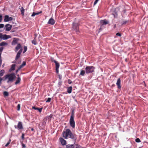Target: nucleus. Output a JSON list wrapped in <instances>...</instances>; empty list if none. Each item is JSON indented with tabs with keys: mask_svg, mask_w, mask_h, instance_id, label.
Returning <instances> with one entry per match:
<instances>
[{
	"mask_svg": "<svg viewBox=\"0 0 148 148\" xmlns=\"http://www.w3.org/2000/svg\"><path fill=\"white\" fill-rule=\"evenodd\" d=\"M3 34L0 33V38L1 39V38H2Z\"/></svg>",
	"mask_w": 148,
	"mask_h": 148,
	"instance_id": "nucleus-51",
	"label": "nucleus"
},
{
	"mask_svg": "<svg viewBox=\"0 0 148 148\" xmlns=\"http://www.w3.org/2000/svg\"><path fill=\"white\" fill-rule=\"evenodd\" d=\"M14 127H15V128L16 129H17V128H18V127H17V126H16V125H15L14 126Z\"/></svg>",
	"mask_w": 148,
	"mask_h": 148,
	"instance_id": "nucleus-56",
	"label": "nucleus"
},
{
	"mask_svg": "<svg viewBox=\"0 0 148 148\" xmlns=\"http://www.w3.org/2000/svg\"><path fill=\"white\" fill-rule=\"evenodd\" d=\"M75 145L76 146L75 148H81V146L78 145L77 144H75Z\"/></svg>",
	"mask_w": 148,
	"mask_h": 148,
	"instance_id": "nucleus-37",
	"label": "nucleus"
},
{
	"mask_svg": "<svg viewBox=\"0 0 148 148\" xmlns=\"http://www.w3.org/2000/svg\"><path fill=\"white\" fill-rule=\"evenodd\" d=\"M75 116V113L74 112V110H73L72 111V113L71 114L70 117H74Z\"/></svg>",
	"mask_w": 148,
	"mask_h": 148,
	"instance_id": "nucleus-27",
	"label": "nucleus"
},
{
	"mask_svg": "<svg viewBox=\"0 0 148 148\" xmlns=\"http://www.w3.org/2000/svg\"><path fill=\"white\" fill-rule=\"evenodd\" d=\"M116 35L118 36H121V34L120 33H117L116 34Z\"/></svg>",
	"mask_w": 148,
	"mask_h": 148,
	"instance_id": "nucleus-41",
	"label": "nucleus"
},
{
	"mask_svg": "<svg viewBox=\"0 0 148 148\" xmlns=\"http://www.w3.org/2000/svg\"><path fill=\"white\" fill-rule=\"evenodd\" d=\"M53 61L56 64V69H59L60 66L59 63L56 60H54Z\"/></svg>",
	"mask_w": 148,
	"mask_h": 148,
	"instance_id": "nucleus-18",
	"label": "nucleus"
},
{
	"mask_svg": "<svg viewBox=\"0 0 148 148\" xmlns=\"http://www.w3.org/2000/svg\"><path fill=\"white\" fill-rule=\"evenodd\" d=\"M67 82L68 84H71L72 82L71 80L70 79H68V80Z\"/></svg>",
	"mask_w": 148,
	"mask_h": 148,
	"instance_id": "nucleus-36",
	"label": "nucleus"
},
{
	"mask_svg": "<svg viewBox=\"0 0 148 148\" xmlns=\"http://www.w3.org/2000/svg\"><path fill=\"white\" fill-rule=\"evenodd\" d=\"M26 62L25 61H23L22 64L21 65L22 67L26 65Z\"/></svg>",
	"mask_w": 148,
	"mask_h": 148,
	"instance_id": "nucleus-32",
	"label": "nucleus"
},
{
	"mask_svg": "<svg viewBox=\"0 0 148 148\" xmlns=\"http://www.w3.org/2000/svg\"><path fill=\"white\" fill-rule=\"evenodd\" d=\"M27 46H24V51H23V53H25L26 51H27Z\"/></svg>",
	"mask_w": 148,
	"mask_h": 148,
	"instance_id": "nucleus-28",
	"label": "nucleus"
},
{
	"mask_svg": "<svg viewBox=\"0 0 148 148\" xmlns=\"http://www.w3.org/2000/svg\"><path fill=\"white\" fill-rule=\"evenodd\" d=\"M17 110L18 111L20 110V104H19L17 106Z\"/></svg>",
	"mask_w": 148,
	"mask_h": 148,
	"instance_id": "nucleus-33",
	"label": "nucleus"
},
{
	"mask_svg": "<svg viewBox=\"0 0 148 148\" xmlns=\"http://www.w3.org/2000/svg\"><path fill=\"white\" fill-rule=\"evenodd\" d=\"M22 67H23L21 65H20V66L18 68V69H19V70H20V69L22 68Z\"/></svg>",
	"mask_w": 148,
	"mask_h": 148,
	"instance_id": "nucleus-55",
	"label": "nucleus"
},
{
	"mask_svg": "<svg viewBox=\"0 0 148 148\" xmlns=\"http://www.w3.org/2000/svg\"><path fill=\"white\" fill-rule=\"evenodd\" d=\"M72 28L76 32H79V24L78 23H73Z\"/></svg>",
	"mask_w": 148,
	"mask_h": 148,
	"instance_id": "nucleus-4",
	"label": "nucleus"
},
{
	"mask_svg": "<svg viewBox=\"0 0 148 148\" xmlns=\"http://www.w3.org/2000/svg\"><path fill=\"white\" fill-rule=\"evenodd\" d=\"M31 130H32V131H33V130H34V129H33V128H32V129H31Z\"/></svg>",
	"mask_w": 148,
	"mask_h": 148,
	"instance_id": "nucleus-60",
	"label": "nucleus"
},
{
	"mask_svg": "<svg viewBox=\"0 0 148 148\" xmlns=\"http://www.w3.org/2000/svg\"><path fill=\"white\" fill-rule=\"evenodd\" d=\"M22 146L23 148H25L26 147L25 145L23 144H22Z\"/></svg>",
	"mask_w": 148,
	"mask_h": 148,
	"instance_id": "nucleus-48",
	"label": "nucleus"
},
{
	"mask_svg": "<svg viewBox=\"0 0 148 148\" xmlns=\"http://www.w3.org/2000/svg\"><path fill=\"white\" fill-rule=\"evenodd\" d=\"M128 22V21H123V23L122 24V25H124L126 23H127Z\"/></svg>",
	"mask_w": 148,
	"mask_h": 148,
	"instance_id": "nucleus-30",
	"label": "nucleus"
},
{
	"mask_svg": "<svg viewBox=\"0 0 148 148\" xmlns=\"http://www.w3.org/2000/svg\"><path fill=\"white\" fill-rule=\"evenodd\" d=\"M24 134H23L22 135V136H21V138H22L23 139H24Z\"/></svg>",
	"mask_w": 148,
	"mask_h": 148,
	"instance_id": "nucleus-50",
	"label": "nucleus"
},
{
	"mask_svg": "<svg viewBox=\"0 0 148 148\" xmlns=\"http://www.w3.org/2000/svg\"><path fill=\"white\" fill-rule=\"evenodd\" d=\"M8 145L6 144L5 145V147H7Z\"/></svg>",
	"mask_w": 148,
	"mask_h": 148,
	"instance_id": "nucleus-59",
	"label": "nucleus"
},
{
	"mask_svg": "<svg viewBox=\"0 0 148 148\" xmlns=\"http://www.w3.org/2000/svg\"><path fill=\"white\" fill-rule=\"evenodd\" d=\"M11 141V140L10 139L8 142L7 143V144L8 145H9L10 144V142Z\"/></svg>",
	"mask_w": 148,
	"mask_h": 148,
	"instance_id": "nucleus-49",
	"label": "nucleus"
},
{
	"mask_svg": "<svg viewBox=\"0 0 148 148\" xmlns=\"http://www.w3.org/2000/svg\"><path fill=\"white\" fill-rule=\"evenodd\" d=\"M4 73H5V71H4V70H1L0 71V76H3V75Z\"/></svg>",
	"mask_w": 148,
	"mask_h": 148,
	"instance_id": "nucleus-24",
	"label": "nucleus"
},
{
	"mask_svg": "<svg viewBox=\"0 0 148 148\" xmlns=\"http://www.w3.org/2000/svg\"><path fill=\"white\" fill-rule=\"evenodd\" d=\"M13 18L12 17H10L8 15H5L4 17V21L8 22L12 20Z\"/></svg>",
	"mask_w": 148,
	"mask_h": 148,
	"instance_id": "nucleus-6",
	"label": "nucleus"
},
{
	"mask_svg": "<svg viewBox=\"0 0 148 148\" xmlns=\"http://www.w3.org/2000/svg\"><path fill=\"white\" fill-rule=\"evenodd\" d=\"M99 0H95V1L94 3V5H95L98 2V1Z\"/></svg>",
	"mask_w": 148,
	"mask_h": 148,
	"instance_id": "nucleus-43",
	"label": "nucleus"
},
{
	"mask_svg": "<svg viewBox=\"0 0 148 148\" xmlns=\"http://www.w3.org/2000/svg\"><path fill=\"white\" fill-rule=\"evenodd\" d=\"M135 141L137 143H140L141 142V141L139 138H137L135 140Z\"/></svg>",
	"mask_w": 148,
	"mask_h": 148,
	"instance_id": "nucleus-31",
	"label": "nucleus"
},
{
	"mask_svg": "<svg viewBox=\"0 0 148 148\" xmlns=\"http://www.w3.org/2000/svg\"><path fill=\"white\" fill-rule=\"evenodd\" d=\"M21 48H22L20 44L18 43L17 44V46L15 48V51L17 52L19 49H20Z\"/></svg>",
	"mask_w": 148,
	"mask_h": 148,
	"instance_id": "nucleus-14",
	"label": "nucleus"
},
{
	"mask_svg": "<svg viewBox=\"0 0 148 148\" xmlns=\"http://www.w3.org/2000/svg\"><path fill=\"white\" fill-rule=\"evenodd\" d=\"M32 43L34 45H36L37 44L36 42L35 39L33 40L32 42Z\"/></svg>",
	"mask_w": 148,
	"mask_h": 148,
	"instance_id": "nucleus-34",
	"label": "nucleus"
},
{
	"mask_svg": "<svg viewBox=\"0 0 148 148\" xmlns=\"http://www.w3.org/2000/svg\"><path fill=\"white\" fill-rule=\"evenodd\" d=\"M23 51V49L22 48H21L20 49L19 51H18V53H19L21 54V53Z\"/></svg>",
	"mask_w": 148,
	"mask_h": 148,
	"instance_id": "nucleus-35",
	"label": "nucleus"
},
{
	"mask_svg": "<svg viewBox=\"0 0 148 148\" xmlns=\"http://www.w3.org/2000/svg\"><path fill=\"white\" fill-rule=\"evenodd\" d=\"M42 12V11H41L39 12H37V13L34 12L33 13V14H32V15L31 16H32L33 17L36 15H37L41 13Z\"/></svg>",
	"mask_w": 148,
	"mask_h": 148,
	"instance_id": "nucleus-22",
	"label": "nucleus"
},
{
	"mask_svg": "<svg viewBox=\"0 0 148 148\" xmlns=\"http://www.w3.org/2000/svg\"><path fill=\"white\" fill-rule=\"evenodd\" d=\"M52 117V116L51 114L47 117V118H48V119H50Z\"/></svg>",
	"mask_w": 148,
	"mask_h": 148,
	"instance_id": "nucleus-40",
	"label": "nucleus"
},
{
	"mask_svg": "<svg viewBox=\"0 0 148 148\" xmlns=\"http://www.w3.org/2000/svg\"><path fill=\"white\" fill-rule=\"evenodd\" d=\"M51 98H48L47 99V100L46 101V102H49L51 101Z\"/></svg>",
	"mask_w": 148,
	"mask_h": 148,
	"instance_id": "nucleus-38",
	"label": "nucleus"
},
{
	"mask_svg": "<svg viewBox=\"0 0 148 148\" xmlns=\"http://www.w3.org/2000/svg\"><path fill=\"white\" fill-rule=\"evenodd\" d=\"M7 45V43L4 42H3L0 43V46H4Z\"/></svg>",
	"mask_w": 148,
	"mask_h": 148,
	"instance_id": "nucleus-25",
	"label": "nucleus"
},
{
	"mask_svg": "<svg viewBox=\"0 0 148 148\" xmlns=\"http://www.w3.org/2000/svg\"><path fill=\"white\" fill-rule=\"evenodd\" d=\"M3 94L5 96H8V93L7 91H4Z\"/></svg>",
	"mask_w": 148,
	"mask_h": 148,
	"instance_id": "nucleus-29",
	"label": "nucleus"
},
{
	"mask_svg": "<svg viewBox=\"0 0 148 148\" xmlns=\"http://www.w3.org/2000/svg\"><path fill=\"white\" fill-rule=\"evenodd\" d=\"M3 79H3L2 78L0 77V84H1V83H2L1 82H2V80H3Z\"/></svg>",
	"mask_w": 148,
	"mask_h": 148,
	"instance_id": "nucleus-46",
	"label": "nucleus"
},
{
	"mask_svg": "<svg viewBox=\"0 0 148 148\" xmlns=\"http://www.w3.org/2000/svg\"><path fill=\"white\" fill-rule=\"evenodd\" d=\"M59 78L60 79H61L62 78V76L60 75H58Z\"/></svg>",
	"mask_w": 148,
	"mask_h": 148,
	"instance_id": "nucleus-47",
	"label": "nucleus"
},
{
	"mask_svg": "<svg viewBox=\"0 0 148 148\" xmlns=\"http://www.w3.org/2000/svg\"><path fill=\"white\" fill-rule=\"evenodd\" d=\"M5 27H6L5 30L6 31H9L11 29L12 26L9 24H8L5 25Z\"/></svg>",
	"mask_w": 148,
	"mask_h": 148,
	"instance_id": "nucleus-10",
	"label": "nucleus"
},
{
	"mask_svg": "<svg viewBox=\"0 0 148 148\" xmlns=\"http://www.w3.org/2000/svg\"><path fill=\"white\" fill-rule=\"evenodd\" d=\"M10 38L11 36L9 35H7L6 34H3L1 39L5 40Z\"/></svg>",
	"mask_w": 148,
	"mask_h": 148,
	"instance_id": "nucleus-12",
	"label": "nucleus"
},
{
	"mask_svg": "<svg viewBox=\"0 0 148 148\" xmlns=\"http://www.w3.org/2000/svg\"><path fill=\"white\" fill-rule=\"evenodd\" d=\"M115 86V85L114 84H113L112 85V87H114Z\"/></svg>",
	"mask_w": 148,
	"mask_h": 148,
	"instance_id": "nucleus-57",
	"label": "nucleus"
},
{
	"mask_svg": "<svg viewBox=\"0 0 148 148\" xmlns=\"http://www.w3.org/2000/svg\"><path fill=\"white\" fill-rule=\"evenodd\" d=\"M74 145H70L68 144L66 145V148H74Z\"/></svg>",
	"mask_w": 148,
	"mask_h": 148,
	"instance_id": "nucleus-21",
	"label": "nucleus"
},
{
	"mask_svg": "<svg viewBox=\"0 0 148 148\" xmlns=\"http://www.w3.org/2000/svg\"><path fill=\"white\" fill-rule=\"evenodd\" d=\"M16 77L15 74L14 73L7 74L4 76L3 80H5L8 79V80L7 81L8 83L10 82H12L16 78Z\"/></svg>",
	"mask_w": 148,
	"mask_h": 148,
	"instance_id": "nucleus-2",
	"label": "nucleus"
},
{
	"mask_svg": "<svg viewBox=\"0 0 148 148\" xmlns=\"http://www.w3.org/2000/svg\"><path fill=\"white\" fill-rule=\"evenodd\" d=\"M42 108H38V111L40 112H41L42 111Z\"/></svg>",
	"mask_w": 148,
	"mask_h": 148,
	"instance_id": "nucleus-44",
	"label": "nucleus"
},
{
	"mask_svg": "<svg viewBox=\"0 0 148 148\" xmlns=\"http://www.w3.org/2000/svg\"><path fill=\"white\" fill-rule=\"evenodd\" d=\"M17 76L18 77L17 79L16 80V82L15 83V84L16 85L18 84L20 82L21 80V78L19 77V75H18Z\"/></svg>",
	"mask_w": 148,
	"mask_h": 148,
	"instance_id": "nucleus-17",
	"label": "nucleus"
},
{
	"mask_svg": "<svg viewBox=\"0 0 148 148\" xmlns=\"http://www.w3.org/2000/svg\"><path fill=\"white\" fill-rule=\"evenodd\" d=\"M16 65L14 64H13L12 65L10 69H9V72H11L12 71H14L15 69Z\"/></svg>",
	"mask_w": 148,
	"mask_h": 148,
	"instance_id": "nucleus-15",
	"label": "nucleus"
},
{
	"mask_svg": "<svg viewBox=\"0 0 148 148\" xmlns=\"http://www.w3.org/2000/svg\"><path fill=\"white\" fill-rule=\"evenodd\" d=\"M51 61L52 62H54L53 61H54V60H54L53 59V58H51Z\"/></svg>",
	"mask_w": 148,
	"mask_h": 148,
	"instance_id": "nucleus-53",
	"label": "nucleus"
},
{
	"mask_svg": "<svg viewBox=\"0 0 148 148\" xmlns=\"http://www.w3.org/2000/svg\"><path fill=\"white\" fill-rule=\"evenodd\" d=\"M74 118V117H70L69 120V123L70 125L73 128H75V126Z\"/></svg>",
	"mask_w": 148,
	"mask_h": 148,
	"instance_id": "nucleus-5",
	"label": "nucleus"
},
{
	"mask_svg": "<svg viewBox=\"0 0 148 148\" xmlns=\"http://www.w3.org/2000/svg\"><path fill=\"white\" fill-rule=\"evenodd\" d=\"M121 80L120 78H119L117 79L116 84L117 86V88L119 89H120L121 88Z\"/></svg>",
	"mask_w": 148,
	"mask_h": 148,
	"instance_id": "nucleus-8",
	"label": "nucleus"
},
{
	"mask_svg": "<svg viewBox=\"0 0 148 148\" xmlns=\"http://www.w3.org/2000/svg\"><path fill=\"white\" fill-rule=\"evenodd\" d=\"M86 71L84 70H82L81 71L79 75H81L82 76H84L85 73Z\"/></svg>",
	"mask_w": 148,
	"mask_h": 148,
	"instance_id": "nucleus-23",
	"label": "nucleus"
},
{
	"mask_svg": "<svg viewBox=\"0 0 148 148\" xmlns=\"http://www.w3.org/2000/svg\"><path fill=\"white\" fill-rule=\"evenodd\" d=\"M32 108L35 110H38V108L37 107H33Z\"/></svg>",
	"mask_w": 148,
	"mask_h": 148,
	"instance_id": "nucleus-42",
	"label": "nucleus"
},
{
	"mask_svg": "<svg viewBox=\"0 0 148 148\" xmlns=\"http://www.w3.org/2000/svg\"><path fill=\"white\" fill-rule=\"evenodd\" d=\"M100 23L102 25H105L108 23V22L105 20H101L100 21Z\"/></svg>",
	"mask_w": 148,
	"mask_h": 148,
	"instance_id": "nucleus-16",
	"label": "nucleus"
},
{
	"mask_svg": "<svg viewBox=\"0 0 148 148\" xmlns=\"http://www.w3.org/2000/svg\"><path fill=\"white\" fill-rule=\"evenodd\" d=\"M2 16L1 15H0V23L2 21Z\"/></svg>",
	"mask_w": 148,
	"mask_h": 148,
	"instance_id": "nucleus-45",
	"label": "nucleus"
},
{
	"mask_svg": "<svg viewBox=\"0 0 148 148\" xmlns=\"http://www.w3.org/2000/svg\"><path fill=\"white\" fill-rule=\"evenodd\" d=\"M62 136L65 139L69 138H71L74 141L75 144L77 139V136L75 134H73L71 130L69 129H66L65 131H64L62 133Z\"/></svg>",
	"mask_w": 148,
	"mask_h": 148,
	"instance_id": "nucleus-1",
	"label": "nucleus"
},
{
	"mask_svg": "<svg viewBox=\"0 0 148 148\" xmlns=\"http://www.w3.org/2000/svg\"><path fill=\"white\" fill-rule=\"evenodd\" d=\"M60 142L61 143L62 145H66V143L65 140H64L62 138L60 137L59 138Z\"/></svg>",
	"mask_w": 148,
	"mask_h": 148,
	"instance_id": "nucleus-9",
	"label": "nucleus"
},
{
	"mask_svg": "<svg viewBox=\"0 0 148 148\" xmlns=\"http://www.w3.org/2000/svg\"><path fill=\"white\" fill-rule=\"evenodd\" d=\"M19 9H20L21 14L22 16H24V15L25 10L24 9L23 7H22L20 8H19Z\"/></svg>",
	"mask_w": 148,
	"mask_h": 148,
	"instance_id": "nucleus-19",
	"label": "nucleus"
},
{
	"mask_svg": "<svg viewBox=\"0 0 148 148\" xmlns=\"http://www.w3.org/2000/svg\"><path fill=\"white\" fill-rule=\"evenodd\" d=\"M58 69H56V73H58V72H59V70H58Z\"/></svg>",
	"mask_w": 148,
	"mask_h": 148,
	"instance_id": "nucleus-52",
	"label": "nucleus"
},
{
	"mask_svg": "<svg viewBox=\"0 0 148 148\" xmlns=\"http://www.w3.org/2000/svg\"><path fill=\"white\" fill-rule=\"evenodd\" d=\"M17 127L18 129L19 130H22L23 129L22 123L21 122H18Z\"/></svg>",
	"mask_w": 148,
	"mask_h": 148,
	"instance_id": "nucleus-11",
	"label": "nucleus"
},
{
	"mask_svg": "<svg viewBox=\"0 0 148 148\" xmlns=\"http://www.w3.org/2000/svg\"><path fill=\"white\" fill-rule=\"evenodd\" d=\"M116 27V25H114V28H115V27Z\"/></svg>",
	"mask_w": 148,
	"mask_h": 148,
	"instance_id": "nucleus-58",
	"label": "nucleus"
},
{
	"mask_svg": "<svg viewBox=\"0 0 148 148\" xmlns=\"http://www.w3.org/2000/svg\"><path fill=\"white\" fill-rule=\"evenodd\" d=\"M4 26V25L3 24H0V28H3Z\"/></svg>",
	"mask_w": 148,
	"mask_h": 148,
	"instance_id": "nucleus-39",
	"label": "nucleus"
},
{
	"mask_svg": "<svg viewBox=\"0 0 148 148\" xmlns=\"http://www.w3.org/2000/svg\"><path fill=\"white\" fill-rule=\"evenodd\" d=\"M55 21L54 19L53 18H51L49 20L47 23L48 24L53 25L55 23Z\"/></svg>",
	"mask_w": 148,
	"mask_h": 148,
	"instance_id": "nucleus-7",
	"label": "nucleus"
},
{
	"mask_svg": "<svg viewBox=\"0 0 148 148\" xmlns=\"http://www.w3.org/2000/svg\"><path fill=\"white\" fill-rule=\"evenodd\" d=\"M72 89V87L70 86L67 89V92L69 93H71V92Z\"/></svg>",
	"mask_w": 148,
	"mask_h": 148,
	"instance_id": "nucleus-20",
	"label": "nucleus"
},
{
	"mask_svg": "<svg viewBox=\"0 0 148 148\" xmlns=\"http://www.w3.org/2000/svg\"><path fill=\"white\" fill-rule=\"evenodd\" d=\"M19 70V69H18L16 71V73H17L18 72V71Z\"/></svg>",
	"mask_w": 148,
	"mask_h": 148,
	"instance_id": "nucleus-54",
	"label": "nucleus"
},
{
	"mask_svg": "<svg viewBox=\"0 0 148 148\" xmlns=\"http://www.w3.org/2000/svg\"><path fill=\"white\" fill-rule=\"evenodd\" d=\"M20 54L17 53L15 58V60H17L20 57Z\"/></svg>",
	"mask_w": 148,
	"mask_h": 148,
	"instance_id": "nucleus-26",
	"label": "nucleus"
},
{
	"mask_svg": "<svg viewBox=\"0 0 148 148\" xmlns=\"http://www.w3.org/2000/svg\"><path fill=\"white\" fill-rule=\"evenodd\" d=\"M18 40V38H14L12 41V45H14L17 43Z\"/></svg>",
	"mask_w": 148,
	"mask_h": 148,
	"instance_id": "nucleus-13",
	"label": "nucleus"
},
{
	"mask_svg": "<svg viewBox=\"0 0 148 148\" xmlns=\"http://www.w3.org/2000/svg\"><path fill=\"white\" fill-rule=\"evenodd\" d=\"M95 68L92 66H87L85 68L86 73L87 74L91 73L94 72Z\"/></svg>",
	"mask_w": 148,
	"mask_h": 148,
	"instance_id": "nucleus-3",
	"label": "nucleus"
}]
</instances>
